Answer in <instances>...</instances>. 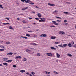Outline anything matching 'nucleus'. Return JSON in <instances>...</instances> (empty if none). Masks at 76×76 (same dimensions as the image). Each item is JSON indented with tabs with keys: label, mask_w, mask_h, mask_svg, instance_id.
<instances>
[{
	"label": "nucleus",
	"mask_w": 76,
	"mask_h": 76,
	"mask_svg": "<svg viewBox=\"0 0 76 76\" xmlns=\"http://www.w3.org/2000/svg\"><path fill=\"white\" fill-rule=\"evenodd\" d=\"M59 34H61V35H64V34H65V33L63 31H59Z\"/></svg>",
	"instance_id": "nucleus-1"
},
{
	"label": "nucleus",
	"mask_w": 76,
	"mask_h": 76,
	"mask_svg": "<svg viewBox=\"0 0 76 76\" xmlns=\"http://www.w3.org/2000/svg\"><path fill=\"white\" fill-rule=\"evenodd\" d=\"M47 56H50V57H52V54L51 53H46Z\"/></svg>",
	"instance_id": "nucleus-2"
},
{
	"label": "nucleus",
	"mask_w": 76,
	"mask_h": 76,
	"mask_svg": "<svg viewBox=\"0 0 76 76\" xmlns=\"http://www.w3.org/2000/svg\"><path fill=\"white\" fill-rule=\"evenodd\" d=\"M41 20L42 21V22H45V18H40Z\"/></svg>",
	"instance_id": "nucleus-3"
},
{
	"label": "nucleus",
	"mask_w": 76,
	"mask_h": 76,
	"mask_svg": "<svg viewBox=\"0 0 76 76\" xmlns=\"http://www.w3.org/2000/svg\"><path fill=\"white\" fill-rule=\"evenodd\" d=\"M48 5H49V6H55L54 4H51L50 3H48Z\"/></svg>",
	"instance_id": "nucleus-4"
},
{
	"label": "nucleus",
	"mask_w": 76,
	"mask_h": 76,
	"mask_svg": "<svg viewBox=\"0 0 76 76\" xmlns=\"http://www.w3.org/2000/svg\"><path fill=\"white\" fill-rule=\"evenodd\" d=\"M31 2V1L30 0H27L26 1H25V3H30Z\"/></svg>",
	"instance_id": "nucleus-5"
},
{
	"label": "nucleus",
	"mask_w": 76,
	"mask_h": 76,
	"mask_svg": "<svg viewBox=\"0 0 76 76\" xmlns=\"http://www.w3.org/2000/svg\"><path fill=\"white\" fill-rule=\"evenodd\" d=\"M53 23H53L54 25H57V23H56V21H52Z\"/></svg>",
	"instance_id": "nucleus-6"
},
{
	"label": "nucleus",
	"mask_w": 76,
	"mask_h": 76,
	"mask_svg": "<svg viewBox=\"0 0 76 76\" xmlns=\"http://www.w3.org/2000/svg\"><path fill=\"white\" fill-rule=\"evenodd\" d=\"M22 58V57L20 56H17L16 57L15 59L17 60V58Z\"/></svg>",
	"instance_id": "nucleus-7"
},
{
	"label": "nucleus",
	"mask_w": 76,
	"mask_h": 76,
	"mask_svg": "<svg viewBox=\"0 0 76 76\" xmlns=\"http://www.w3.org/2000/svg\"><path fill=\"white\" fill-rule=\"evenodd\" d=\"M68 46H69V47H72V45L70 43H69L68 44Z\"/></svg>",
	"instance_id": "nucleus-8"
},
{
	"label": "nucleus",
	"mask_w": 76,
	"mask_h": 76,
	"mask_svg": "<svg viewBox=\"0 0 76 76\" xmlns=\"http://www.w3.org/2000/svg\"><path fill=\"white\" fill-rule=\"evenodd\" d=\"M12 61H13V60H10L8 61H6V62H7L8 63H9V62H12Z\"/></svg>",
	"instance_id": "nucleus-9"
},
{
	"label": "nucleus",
	"mask_w": 76,
	"mask_h": 76,
	"mask_svg": "<svg viewBox=\"0 0 76 76\" xmlns=\"http://www.w3.org/2000/svg\"><path fill=\"white\" fill-rule=\"evenodd\" d=\"M37 16L39 18H41V14L40 13H38L37 14Z\"/></svg>",
	"instance_id": "nucleus-10"
},
{
	"label": "nucleus",
	"mask_w": 76,
	"mask_h": 76,
	"mask_svg": "<svg viewBox=\"0 0 76 76\" xmlns=\"http://www.w3.org/2000/svg\"><path fill=\"white\" fill-rule=\"evenodd\" d=\"M58 46H59V47H62V48H64V46H63V45L62 44L59 45H58Z\"/></svg>",
	"instance_id": "nucleus-11"
},
{
	"label": "nucleus",
	"mask_w": 76,
	"mask_h": 76,
	"mask_svg": "<svg viewBox=\"0 0 76 76\" xmlns=\"http://www.w3.org/2000/svg\"><path fill=\"white\" fill-rule=\"evenodd\" d=\"M20 72L21 73H24V72H25V70H21L20 71Z\"/></svg>",
	"instance_id": "nucleus-12"
},
{
	"label": "nucleus",
	"mask_w": 76,
	"mask_h": 76,
	"mask_svg": "<svg viewBox=\"0 0 76 76\" xmlns=\"http://www.w3.org/2000/svg\"><path fill=\"white\" fill-rule=\"evenodd\" d=\"M26 52H27V53H30V52H31V50H28V49H26Z\"/></svg>",
	"instance_id": "nucleus-13"
},
{
	"label": "nucleus",
	"mask_w": 76,
	"mask_h": 76,
	"mask_svg": "<svg viewBox=\"0 0 76 76\" xmlns=\"http://www.w3.org/2000/svg\"><path fill=\"white\" fill-rule=\"evenodd\" d=\"M13 54V53L10 52L7 54V55H12Z\"/></svg>",
	"instance_id": "nucleus-14"
},
{
	"label": "nucleus",
	"mask_w": 76,
	"mask_h": 76,
	"mask_svg": "<svg viewBox=\"0 0 76 76\" xmlns=\"http://www.w3.org/2000/svg\"><path fill=\"white\" fill-rule=\"evenodd\" d=\"M50 48L51 50H56V48H55L54 47H50Z\"/></svg>",
	"instance_id": "nucleus-15"
},
{
	"label": "nucleus",
	"mask_w": 76,
	"mask_h": 76,
	"mask_svg": "<svg viewBox=\"0 0 76 76\" xmlns=\"http://www.w3.org/2000/svg\"><path fill=\"white\" fill-rule=\"evenodd\" d=\"M3 64L5 65V66H7V63H4Z\"/></svg>",
	"instance_id": "nucleus-16"
},
{
	"label": "nucleus",
	"mask_w": 76,
	"mask_h": 76,
	"mask_svg": "<svg viewBox=\"0 0 76 76\" xmlns=\"http://www.w3.org/2000/svg\"><path fill=\"white\" fill-rule=\"evenodd\" d=\"M51 39H54L56 38V37H54V36H51Z\"/></svg>",
	"instance_id": "nucleus-17"
},
{
	"label": "nucleus",
	"mask_w": 76,
	"mask_h": 76,
	"mask_svg": "<svg viewBox=\"0 0 76 76\" xmlns=\"http://www.w3.org/2000/svg\"><path fill=\"white\" fill-rule=\"evenodd\" d=\"M3 61H6V60H9L8 58H3Z\"/></svg>",
	"instance_id": "nucleus-18"
},
{
	"label": "nucleus",
	"mask_w": 76,
	"mask_h": 76,
	"mask_svg": "<svg viewBox=\"0 0 76 76\" xmlns=\"http://www.w3.org/2000/svg\"><path fill=\"white\" fill-rule=\"evenodd\" d=\"M43 37H47V35L45 34H43Z\"/></svg>",
	"instance_id": "nucleus-19"
},
{
	"label": "nucleus",
	"mask_w": 76,
	"mask_h": 76,
	"mask_svg": "<svg viewBox=\"0 0 76 76\" xmlns=\"http://www.w3.org/2000/svg\"><path fill=\"white\" fill-rule=\"evenodd\" d=\"M45 72H46V74H50L51 73L50 72L45 71Z\"/></svg>",
	"instance_id": "nucleus-20"
},
{
	"label": "nucleus",
	"mask_w": 76,
	"mask_h": 76,
	"mask_svg": "<svg viewBox=\"0 0 76 76\" xmlns=\"http://www.w3.org/2000/svg\"><path fill=\"white\" fill-rule=\"evenodd\" d=\"M60 55L57 53V58H60Z\"/></svg>",
	"instance_id": "nucleus-21"
},
{
	"label": "nucleus",
	"mask_w": 76,
	"mask_h": 76,
	"mask_svg": "<svg viewBox=\"0 0 76 76\" xmlns=\"http://www.w3.org/2000/svg\"><path fill=\"white\" fill-rule=\"evenodd\" d=\"M10 29H11L12 30V29H13V27H12L11 26H10Z\"/></svg>",
	"instance_id": "nucleus-22"
},
{
	"label": "nucleus",
	"mask_w": 76,
	"mask_h": 76,
	"mask_svg": "<svg viewBox=\"0 0 76 76\" xmlns=\"http://www.w3.org/2000/svg\"><path fill=\"white\" fill-rule=\"evenodd\" d=\"M68 56H69V57H72V55H71L70 54H67Z\"/></svg>",
	"instance_id": "nucleus-23"
},
{
	"label": "nucleus",
	"mask_w": 76,
	"mask_h": 76,
	"mask_svg": "<svg viewBox=\"0 0 76 76\" xmlns=\"http://www.w3.org/2000/svg\"><path fill=\"white\" fill-rule=\"evenodd\" d=\"M6 44H10V42H6Z\"/></svg>",
	"instance_id": "nucleus-24"
},
{
	"label": "nucleus",
	"mask_w": 76,
	"mask_h": 76,
	"mask_svg": "<svg viewBox=\"0 0 76 76\" xmlns=\"http://www.w3.org/2000/svg\"><path fill=\"white\" fill-rule=\"evenodd\" d=\"M29 4H31V5H33L34 4V3L32 2L30 3Z\"/></svg>",
	"instance_id": "nucleus-25"
},
{
	"label": "nucleus",
	"mask_w": 76,
	"mask_h": 76,
	"mask_svg": "<svg viewBox=\"0 0 76 76\" xmlns=\"http://www.w3.org/2000/svg\"><path fill=\"white\" fill-rule=\"evenodd\" d=\"M0 7L1 9H3V7L2 6V5H0Z\"/></svg>",
	"instance_id": "nucleus-26"
},
{
	"label": "nucleus",
	"mask_w": 76,
	"mask_h": 76,
	"mask_svg": "<svg viewBox=\"0 0 76 76\" xmlns=\"http://www.w3.org/2000/svg\"><path fill=\"white\" fill-rule=\"evenodd\" d=\"M67 46V44H64L63 45V46L64 47H66Z\"/></svg>",
	"instance_id": "nucleus-27"
},
{
	"label": "nucleus",
	"mask_w": 76,
	"mask_h": 76,
	"mask_svg": "<svg viewBox=\"0 0 76 76\" xmlns=\"http://www.w3.org/2000/svg\"><path fill=\"white\" fill-rule=\"evenodd\" d=\"M5 19H7V20H9V21H10V20L9 19V18H8L7 17H6L5 18Z\"/></svg>",
	"instance_id": "nucleus-28"
},
{
	"label": "nucleus",
	"mask_w": 76,
	"mask_h": 76,
	"mask_svg": "<svg viewBox=\"0 0 76 76\" xmlns=\"http://www.w3.org/2000/svg\"><path fill=\"white\" fill-rule=\"evenodd\" d=\"M13 67L14 68H16V65H13Z\"/></svg>",
	"instance_id": "nucleus-29"
},
{
	"label": "nucleus",
	"mask_w": 76,
	"mask_h": 76,
	"mask_svg": "<svg viewBox=\"0 0 76 76\" xmlns=\"http://www.w3.org/2000/svg\"><path fill=\"white\" fill-rule=\"evenodd\" d=\"M31 73L33 74V75H35V72H31Z\"/></svg>",
	"instance_id": "nucleus-30"
},
{
	"label": "nucleus",
	"mask_w": 76,
	"mask_h": 76,
	"mask_svg": "<svg viewBox=\"0 0 76 76\" xmlns=\"http://www.w3.org/2000/svg\"><path fill=\"white\" fill-rule=\"evenodd\" d=\"M72 47H73L74 48H76V44L72 45Z\"/></svg>",
	"instance_id": "nucleus-31"
},
{
	"label": "nucleus",
	"mask_w": 76,
	"mask_h": 76,
	"mask_svg": "<svg viewBox=\"0 0 76 76\" xmlns=\"http://www.w3.org/2000/svg\"><path fill=\"white\" fill-rule=\"evenodd\" d=\"M0 51H4V49H0Z\"/></svg>",
	"instance_id": "nucleus-32"
},
{
	"label": "nucleus",
	"mask_w": 76,
	"mask_h": 76,
	"mask_svg": "<svg viewBox=\"0 0 76 76\" xmlns=\"http://www.w3.org/2000/svg\"><path fill=\"white\" fill-rule=\"evenodd\" d=\"M0 47L1 48H4V46H3L2 45H1L0 46Z\"/></svg>",
	"instance_id": "nucleus-33"
},
{
	"label": "nucleus",
	"mask_w": 76,
	"mask_h": 76,
	"mask_svg": "<svg viewBox=\"0 0 76 76\" xmlns=\"http://www.w3.org/2000/svg\"><path fill=\"white\" fill-rule=\"evenodd\" d=\"M26 60H27V59H26V58H24L23 59V61H26Z\"/></svg>",
	"instance_id": "nucleus-34"
},
{
	"label": "nucleus",
	"mask_w": 76,
	"mask_h": 76,
	"mask_svg": "<svg viewBox=\"0 0 76 76\" xmlns=\"http://www.w3.org/2000/svg\"><path fill=\"white\" fill-rule=\"evenodd\" d=\"M26 36H27V37H30V35L27 34H26Z\"/></svg>",
	"instance_id": "nucleus-35"
},
{
	"label": "nucleus",
	"mask_w": 76,
	"mask_h": 76,
	"mask_svg": "<svg viewBox=\"0 0 76 76\" xmlns=\"http://www.w3.org/2000/svg\"><path fill=\"white\" fill-rule=\"evenodd\" d=\"M21 1L22 2H25V1H26V0H21Z\"/></svg>",
	"instance_id": "nucleus-36"
},
{
	"label": "nucleus",
	"mask_w": 76,
	"mask_h": 76,
	"mask_svg": "<svg viewBox=\"0 0 76 76\" xmlns=\"http://www.w3.org/2000/svg\"><path fill=\"white\" fill-rule=\"evenodd\" d=\"M33 45H37V44L34 43L32 44Z\"/></svg>",
	"instance_id": "nucleus-37"
},
{
	"label": "nucleus",
	"mask_w": 76,
	"mask_h": 76,
	"mask_svg": "<svg viewBox=\"0 0 76 76\" xmlns=\"http://www.w3.org/2000/svg\"><path fill=\"white\" fill-rule=\"evenodd\" d=\"M64 13L65 14H68L69 13V12H64Z\"/></svg>",
	"instance_id": "nucleus-38"
},
{
	"label": "nucleus",
	"mask_w": 76,
	"mask_h": 76,
	"mask_svg": "<svg viewBox=\"0 0 76 76\" xmlns=\"http://www.w3.org/2000/svg\"><path fill=\"white\" fill-rule=\"evenodd\" d=\"M71 44L72 45H73L74 44V42L72 41L71 42Z\"/></svg>",
	"instance_id": "nucleus-39"
},
{
	"label": "nucleus",
	"mask_w": 76,
	"mask_h": 76,
	"mask_svg": "<svg viewBox=\"0 0 76 76\" xmlns=\"http://www.w3.org/2000/svg\"><path fill=\"white\" fill-rule=\"evenodd\" d=\"M37 56H41V55L40 54V53H39L37 54Z\"/></svg>",
	"instance_id": "nucleus-40"
},
{
	"label": "nucleus",
	"mask_w": 76,
	"mask_h": 76,
	"mask_svg": "<svg viewBox=\"0 0 76 76\" xmlns=\"http://www.w3.org/2000/svg\"><path fill=\"white\" fill-rule=\"evenodd\" d=\"M56 12H57V11H55L54 12H52V13H56Z\"/></svg>",
	"instance_id": "nucleus-41"
},
{
	"label": "nucleus",
	"mask_w": 76,
	"mask_h": 76,
	"mask_svg": "<svg viewBox=\"0 0 76 76\" xmlns=\"http://www.w3.org/2000/svg\"><path fill=\"white\" fill-rule=\"evenodd\" d=\"M57 18H58V19H61V18L60 17H58Z\"/></svg>",
	"instance_id": "nucleus-42"
},
{
	"label": "nucleus",
	"mask_w": 76,
	"mask_h": 76,
	"mask_svg": "<svg viewBox=\"0 0 76 76\" xmlns=\"http://www.w3.org/2000/svg\"><path fill=\"white\" fill-rule=\"evenodd\" d=\"M53 72L55 74H57V72H56V71H54Z\"/></svg>",
	"instance_id": "nucleus-43"
},
{
	"label": "nucleus",
	"mask_w": 76,
	"mask_h": 76,
	"mask_svg": "<svg viewBox=\"0 0 76 76\" xmlns=\"http://www.w3.org/2000/svg\"><path fill=\"white\" fill-rule=\"evenodd\" d=\"M50 28H53V27H55V26H50Z\"/></svg>",
	"instance_id": "nucleus-44"
},
{
	"label": "nucleus",
	"mask_w": 76,
	"mask_h": 76,
	"mask_svg": "<svg viewBox=\"0 0 76 76\" xmlns=\"http://www.w3.org/2000/svg\"><path fill=\"white\" fill-rule=\"evenodd\" d=\"M24 38H25V39H28V37H24Z\"/></svg>",
	"instance_id": "nucleus-45"
},
{
	"label": "nucleus",
	"mask_w": 76,
	"mask_h": 76,
	"mask_svg": "<svg viewBox=\"0 0 76 76\" xmlns=\"http://www.w3.org/2000/svg\"><path fill=\"white\" fill-rule=\"evenodd\" d=\"M22 22H23V23H26V22H25V21H23Z\"/></svg>",
	"instance_id": "nucleus-46"
},
{
	"label": "nucleus",
	"mask_w": 76,
	"mask_h": 76,
	"mask_svg": "<svg viewBox=\"0 0 76 76\" xmlns=\"http://www.w3.org/2000/svg\"><path fill=\"white\" fill-rule=\"evenodd\" d=\"M32 32L33 31H28V32Z\"/></svg>",
	"instance_id": "nucleus-47"
},
{
	"label": "nucleus",
	"mask_w": 76,
	"mask_h": 76,
	"mask_svg": "<svg viewBox=\"0 0 76 76\" xmlns=\"http://www.w3.org/2000/svg\"><path fill=\"white\" fill-rule=\"evenodd\" d=\"M64 22L65 23H66V22H67V20H64Z\"/></svg>",
	"instance_id": "nucleus-48"
},
{
	"label": "nucleus",
	"mask_w": 76,
	"mask_h": 76,
	"mask_svg": "<svg viewBox=\"0 0 76 76\" xmlns=\"http://www.w3.org/2000/svg\"><path fill=\"white\" fill-rule=\"evenodd\" d=\"M16 3L18 5H19V3H18V2H16Z\"/></svg>",
	"instance_id": "nucleus-49"
},
{
	"label": "nucleus",
	"mask_w": 76,
	"mask_h": 76,
	"mask_svg": "<svg viewBox=\"0 0 76 76\" xmlns=\"http://www.w3.org/2000/svg\"><path fill=\"white\" fill-rule=\"evenodd\" d=\"M57 21L59 22H61V20H57Z\"/></svg>",
	"instance_id": "nucleus-50"
},
{
	"label": "nucleus",
	"mask_w": 76,
	"mask_h": 76,
	"mask_svg": "<svg viewBox=\"0 0 76 76\" xmlns=\"http://www.w3.org/2000/svg\"><path fill=\"white\" fill-rule=\"evenodd\" d=\"M40 37H43V34L40 35Z\"/></svg>",
	"instance_id": "nucleus-51"
},
{
	"label": "nucleus",
	"mask_w": 76,
	"mask_h": 76,
	"mask_svg": "<svg viewBox=\"0 0 76 76\" xmlns=\"http://www.w3.org/2000/svg\"><path fill=\"white\" fill-rule=\"evenodd\" d=\"M32 12L33 13H34V14H35V12H34V11H32Z\"/></svg>",
	"instance_id": "nucleus-52"
},
{
	"label": "nucleus",
	"mask_w": 76,
	"mask_h": 76,
	"mask_svg": "<svg viewBox=\"0 0 76 76\" xmlns=\"http://www.w3.org/2000/svg\"><path fill=\"white\" fill-rule=\"evenodd\" d=\"M26 74H27V75H29V73L27 72V73H26Z\"/></svg>",
	"instance_id": "nucleus-53"
},
{
	"label": "nucleus",
	"mask_w": 76,
	"mask_h": 76,
	"mask_svg": "<svg viewBox=\"0 0 76 76\" xmlns=\"http://www.w3.org/2000/svg\"><path fill=\"white\" fill-rule=\"evenodd\" d=\"M39 22H42V20H39Z\"/></svg>",
	"instance_id": "nucleus-54"
},
{
	"label": "nucleus",
	"mask_w": 76,
	"mask_h": 76,
	"mask_svg": "<svg viewBox=\"0 0 76 76\" xmlns=\"http://www.w3.org/2000/svg\"><path fill=\"white\" fill-rule=\"evenodd\" d=\"M22 10H26V8H23V9H22Z\"/></svg>",
	"instance_id": "nucleus-55"
},
{
	"label": "nucleus",
	"mask_w": 76,
	"mask_h": 76,
	"mask_svg": "<svg viewBox=\"0 0 76 76\" xmlns=\"http://www.w3.org/2000/svg\"><path fill=\"white\" fill-rule=\"evenodd\" d=\"M65 25H68V23H65Z\"/></svg>",
	"instance_id": "nucleus-56"
},
{
	"label": "nucleus",
	"mask_w": 76,
	"mask_h": 76,
	"mask_svg": "<svg viewBox=\"0 0 76 76\" xmlns=\"http://www.w3.org/2000/svg\"><path fill=\"white\" fill-rule=\"evenodd\" d=\"M30 49H31V50H34V48H30Z\"/></svg>",
	"instance_id": "nucleus-57"
},
{
	"label": "nucleus",
	"mask_w": 76,
	"mask_h": 76,
	"mask_svg": "<svg viewBox=\"0 0 76 76\" xmlns=\"http://www.w3.org/2000/svg\"><path fill=\"white\" fill-rule=\"evenodd\" d=\"M9 57H12V56H8Z\"/></svg>",
	"instance_id": "nucleus-58"
},
{
	"label": "nucleus",
	"mask_w": 76,
	"mask_h": 76,
	"mask_svg": "<svg viewBox=\"0 0 76 76\" xmlns=\"http://www.w3.org/2000/svg\"><path fill=\"white\" fill-rule=\"evenodd\" d=\"M32 19L31 18V17H30L29 18V19Z\"/></svg>",
	"instance_id": "nucleus-59"
},
{
	"label": "nucleus",
	"mask_w": 76,
	"mask_h": 76,
	"mask_svg": "<svg viewBox=\"0 0 76 76\" xmlns=\"http://www.w3.org/2000/svg\"><path fill=\"white\" fill-rule=\"evenodd\" d=\"M24 38V37H23V36H21V37H20V38Z\"/></svg>",
	"instance_id": "nucleus-60"
},
{
	"label": "nucleus",
	"mask_w": 76,
	"mask_h": 76,
	"mask_svg": "<svg viewBox=\"0 0 76 76\" xmlns=\"http://www.w3.org/2000/svg\"><path fill=\"white\" fill-rule=\"evenodd\" d=\"M35 19H36V20H38V18H35Z\"/></svg>",
	"instance_id": "nucleus-61"
},
{
	"label": "nucleus",
	"mask_w": 76,
	"mask_h": 76,
	"mask_svg": "<svg viewBox=\"0 0 76 76\" xmlns=\"http://www.w3.org/2000/svg\"><path fill=\"white\" fill-rule=\"evenodd\" d=\"M34 37H37V35H34Z\"/></svg>",
	"instance_id": "nucleus-62"
},
{
	"label": "nucleus",
	"mask_w": 76,
	"mask_h": 76,
	"mask_svg": "<svg viewBox=\"0 0 76 76\" xmlns=\"http://www.w3.org/2000/svg\"><path fill=\"white\" fill-rule=\"evenodd\" d=\"M29 76H32V74H29Z\"/></svg>",
	"instance_id": "nucleus-63"
},
{
	"label": "nucleus",
	"mask_w": 76,
	"mask_h": 76,
	"mask_svg": "<svg viewBox=\"0 0 76 76\" xmlns=\"http://www.w3.org/2000/svg\"><path fill=\"white\" fill-rule=\"evenodd\" d=\"M33 24H34V25H36V24H37V23H33Z\"/></svg>",
	"instance_id": "nucleus-64"
}]
</instances>
